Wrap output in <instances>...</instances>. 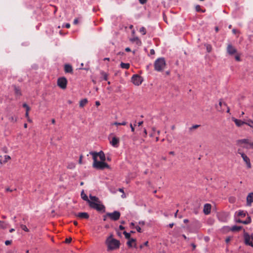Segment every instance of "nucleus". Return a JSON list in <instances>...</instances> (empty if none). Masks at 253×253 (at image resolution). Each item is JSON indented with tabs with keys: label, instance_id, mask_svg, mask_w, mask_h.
Instances as JSON below:
<instances>
[{
	"label": "nucleus",
	"instance_id": "obj_1",
	"mask_svg": "<svg viewBox=\"0 0 253 253\" xmlns=\"http://www.w3.org/2000/svg\"><path fill=\"white\" fill-rule=\"evenodd\" d=\"M81 197L84 200L87 202L91 208L95 209L100 212L105 211V206L101 204V201L97 197L92 196L90 194L89 196L90 199H88L87 195L84 193V191H82L81 193Z\"/></svg>",
	"mask_w": 253,
	"mask_h": 253
},
{
	"label": "nucleus",
	"instance_id": "obj_2",
	"mask_svg": "<svg viewBox=\"0 0 253 253\" xmlns=\"http://www.w3.org/2000/svg\"><path fill=\"white\" fill-rule=\"evenodd\" d=\"M105 244L107 246L108 251L117 250L119 248L120 245V242L114 238L112 235H110L106 238Z\"/></svg>",
	"mask_w": 253,
	"mask_h": 253
},
{
	"label": "nucleus",
	"instance_id": "obj_3",
	"mask_svg": "<svg viewBox=\"0 0 253 253\" xmlns=\"http://www.w3.org/2000/svg\"><path fill=\"white\" fill-rule=\"evenodd\" d=\"M93 163L92 166L94 168L97 169H103L105 168L109 169V166L104 162V161H98L97 159L95 158L94 157Z\"/></svg>",
	"mask_w": 253,
	"mask_h": 253
},
{
	"label": "nucleus",
	"instance_id": "obj_4",
	"mask_svg": "<svg viewBox=\"0 0 253 253\" xmlns=\"http://www.w3.org/2000/svg\"><path fill=\"white\" fill-rule=\"evenodd\" d=\"M166 62L164 58H159L157 59L154 63L155 70L157 71L160 72L165 67Z\"/></svg>",
	"mask_w": 253,
	"mask_h": 253
},
{
	"label": "nucleus",
	"instance_id": "obj_5",
	"mask_svg": "<svg viewBox=\"0 0 253 253\" xmlns=\"http://www.w3.org/2000/svg\"><path fill=\"white\" fill-rule=\"evenodd\" d=\"M237 153L241 155V157L246 163L247 168L250 169L252 166L249 158L245 153L242 152L240 149H238Z\"/></svg>",
	"mask_w": 253,
	"mask_h": 253
},
{
	"label": "nucleus",
	"instance_id": "obj_6",
	"mask_svg": "<svg viewBox=\"0 0 253 253\" xmlns=\"http://www.w3.org/2000/svg\"><path fill=\"white\" fill-rule=\"evenodd\" d=\"M89 154L92 156V158L94 159V157H95V159H97V157L98 156L102 161H105L106 158L104 152L102 151H100L99 152H90Z\"/></svg>",
	"mask_w": 253,
	"mask_h": 253
},
{
	"label": "nucleus",
	"instance_id": "obj_7",
	"mask_svg": "<svg viewBox=\"0 0 253 253\" xmlns=\"http://www.w3.org/2000/svg\"><path fill=\"white\" fill-rule=\"evenodd\" d=\"M106 215L110 217V219L115 221L120 218L121 213L119 211H116L113 212H108Z\"/></svg>",
	"mask_w": 253,
	"mask_h": 253
},
{
	"label": "nucleus",
	"instance_id": "obj_8",
	"mask_svg": "<svg viewBox=\"0 0 253 253\" xmlns=\"http://www.w3.org/2000/svg\"><path fill=\"white\" fill-rule=\"evenodd\" d=\"M67 81L64 77L59 78L57 80V85L62 89H65L67 87Z\"/></svg>",
	"mask_w": 253,
	"mask_h": 253
},
{
	"label": "nucleus",
	"instance_id": "obj_9",
	"mask_svg": "<svg viewBox=\"0 0 253 253\" xmlns=\"http://www.w3.org/2000/svg\"><path fill=\"white\" fill-rule=\"evenodd\" d=\"M131 81L135 85H139L141 84L143 80L140 76L138 75H134L131 78Z\"/></svg>",
	"mask_w": 253,
	"mask_h": 253
},
{
	"label": "nucleus",
	"instance_id": "obj_10",
	"mask_svg": "<svg viewBox=\"0 0 253 253\" xmlns=\"http://www.w3.org/2000/svg\"><path fill=\"white\" fill-rule=\"evenodd\" d=\"M245 242L246 245L253 247V236L250 235L247 233L244 234Z\"/></svg>",
	"mask_w": 253,
	"mask_h": 253
},
{
	"label": "nucleus",
	"instance_id": "obj_11",
	"mask_svg": "<svg viewBox=\"0 0 253 253\" xmlns=\"http://www.w3.org/2000/svg\"><path fill=\"white\" fill-rule=\"evenodd\" d=\"M227 52L230 55H234L237 52V49L231 44H228L227 47Z\"/></svg>",
	"mask_w": 253,
	"mask_h": 253
},
{
	"label": "nucleus",
	"instance_id": "obj_12",
	"mask_svg": "<svg viewBox=\"0 0 253 253\" xmlns=\"http://www.w3.org/2000/svg\"><path fill=\"white\" fill-rule=\"evenodd\" d=\"M211 206L210 204H206L204 206L203 212L206 214H209L211 213Z\"/></svg>",
	"mask_w": 253,
	"mask_h": 253
},
{
	"label": "nucleus",
	"instance_id": "obj_13",
	"mask_svg": "<svg viewBox=\"0 0 253 253\" xmlns=\"http://www.w3.org/2000/svg\"><path fill=\"white\" fill-rule=\"evenodd\" d=\"M247 205L251 206L253 202V192L250 193L247 196Z\"/></svg>",
	"mask_w": 253,
	"mask_h": 253
},
{
	"label": "nucleus",
	"instance_id": "obj_14",
	"mask_svg": "<svg viewBox=\"0 0 253 253\" xmlns=\"http://www.w3.org/2000/svg\"><path fill=\"white\" fill-rule=\"evenodd\" d=\"M236 215L239 218L237 221H242L240 219L241 218L245 217L246 215V212L243 211H239L236 212Z\"/></svg>",
	"mask_w": 253,
	"mask_h": 253
},
{
	"label": "nucleus",
	"instance_id": "obj_15",
	"mask_svg": "<svg viewBox=\"0 0 253 253\" xmlns=\"http://www.w3.org/2000/svg\"><path fill=\"white\" fill-rule=\"evenodd\" d=\"M110 143L113 147H118L119 143V139L116 137H114L110 141Z\"/></svg>",
	"mask_w": 253,
	"mask_h": 253
},
{
	"label": "nucleus",
	"instance_id": "obj_16",
	"mask_svg": "<svg viewBox=\"0 0 253 253\" xmlns=\"http://www.w3.org/2000/svg\"><path fill=\"white\" fill-rule=\"evenodd\" d=\"M77 217L80 219H86L89 217V215L86 212H79L77 215Z\"/></svg>",
	"mask_w": 253,
	"mask_h": 253
},
{
	"label": "nucleus",
	"instance_id": "obj_17",
	"mask_svg": "<svg viewBox=\"0 0 253 253\" xmlns=\"http://www.w3.org/2000/svg\"><path fill=\"white\" fill-rule=\"evenodd\" d=\"M232 120L235 123L236 125L238 126H241L244 124H245V122H243L240 120H238L234 118H233Z\"/></svg>",
	"mask_w": 253,
	"mask_h": 253
},
{
	"label": "nucleus",
	"instance_id": "obj_18",
	"mask_svg": "<svg viewBox=\"0 0 253 253\" xmlns=\"http://www.w3.org/2000/svg\"><path fill=\"white\" fill-rule=\"evenodd\" d=\"M127 245L130 247H136V240L133 238H130L127 242Z\"/></svg>",
	"mask_w": 253,
	"mask_h": 253
},
{
	"label": "nucleus",
	"instance_id": "obj_19",
	"mask_svg": "<svg viewBox=\"0 0 253 253\" xmlns=\"http://www.w3.org/2000/svg\"><path fill=\"white\" fill-rule=\"evenodd\" d=\"M130 41L133 42H135L138 45H140L141 44V42L138 37H134L131 39Z\"/></svg>",
	"mask_w": 253,
	"mask_h": 253
},
{
	"label": "nucleus",
	"instance_id": "obj_20",
	"mask_svg": "<svg viewBox=\"0 0 253 253\" xmlns=\"http://www.w3.org/2000/svg\"><path fill=\"white\" fill-rule=\"evenodd\" d=\"M250 142V140L248 139H243L239 140L238 141L239 144H246V145H247L246 146H249Z\"/></svg>",
	"mask_w": 253,
	"mask_h": 253
},
{
	"label": "nucleus",
	"instance_id": "obj_21",
	"mask_svg": "<svg viewBox=\"0 0 253 253\" xmlns=\"http://www.w3.org/2000/svg\"><path fill=\"white\" fill-rule=\"evenodd\" d=\"M64 70L66 73H72L73 71L72 67L69 64H66L65 65Z\"/></svg>",
	"mask_w": 253,
	"mask_h": 253
},
{
	"label": "nucleus",
	"instance_id": "obj_22",
	"mask_svg": "<svg viewBox=\"0 0 253 253\" xmlns=\"http://www.w3.org/2000/svg\"><path fill=\"white\" fill-rule=\"evenodd\" d=\"M87 103V100L86 98L82 99L80 102V107H84Z\"/></svg>",
	"mask_w": 253,
	"mask_h": 253
},
{
	"label": "nucleus",
	"instance_id": "obj_23",
	"mask_svg": "<svg viewBox=\"0 0 253 253\" xmlns=\"http://www.w3.org/2000/svg\"><path fill=\"white\" fill-rule=\"evenodd\" d=\"M137 222H131V228H133V227H135L136 228V230L139 232H141V228L140 227L137 226L136 223Z\"/></svg>",
	"mask_w": 253,
	"mask_h": 253
},
{
	"label": "nucleus",
	"instance_id": "obj_24",
	"mask_svg": "<svg viewBox=\"0 0 253 253\" xmlns=\"http://www.w3.org/2000/svg\"><path fill=\"white\" fill-rule=\"evenodd\" d=\"M242 229V227L240 226L235 225L231 227V230L235 232V231H238Z\"/></svg>",
	"mask_w": 253,
	"mask_h": 253
},
{
	"label": "nucleus",
	"instance_id": "obj_25",
	"mask_svg": "<svg viewBox=\"0 0 253 253\" xmlns=\"http://www.w3.org/2000/svg\"><path fill=\"white\" fill-rule=\"evenodd\" d=\"M245 124L250 126L253 129V121L252 120H248L245 122Z\"/></svg>",
	"mask_w": 253,
	"mask_h": 253
},
{
	"label": "nucleus",
	"instance_id": "obj_26",
	"mask_svg": "<svg viewBox=\"0 0 253 253\" xmlns=\"http://www.w3.org/2000/svg\"><path fill=\"white\" fill-rule=\"evenodd\" d=\"M120 66L123 69H127L129 68L130 65L129 63H125L122 62L120 64Z\"/></svg>",
	"mask_w": 253,
	"mask_h": 253
},
{
	"label": "nucleus",
	"instance_id": "obj_27",
	"mask_svg": "<svg viewBox=\"0 0 253 253\" xmlns=\"http://www.w3.org/2000/svg\"><path fill=\"white\" fill-rule=\"evenodd\" d=\"M101 76L103 77V80L105 81H107L108 79V75L106 73L104 72V71H101L100 73Z\"/></svg>",
	"mask_w": 253,
	"mask_h": 253
},
{
	"label": "nucleus",
	"instance_id": "obj_28",
	"mask_svg": "<svg viewBox=\"0 0 253 253\" xmlns=\"http://www.w3.org/2000/svg\"><path fill=\"white\" fill-rule=\"evenodd\" d=\"M206 46L207 50L208 52H210L212 50V46L211 44H207L205 45Z\"/></svg>",
	"mask_w": 253,
	"mask_h": 253
},
{
	"label": "nucleus",
	"instance_id": "obj_29",
	"mask_svg": "<svg viewBox=\"0 0 253 253\" xmlns=\"http://www.w3.org/2000/svg\"><path fill=\"white\" fill-rule=\"evenodd\" d=\"M10 159H11V158L9 156L5 155L4 156V160L2 161L3 164L6 163Z\"/></svg>",
	"mask_w": 253,
	"mask_h": 253
},
{
	"label": "nucleus",
	"instance_id": "obj_30",
	"mask_svg": "<svg viewBox=\"0 0 253 253\" xmlns=\"http://www.w3.org/2000/svg\"><path fill=\"white\" fill-rule=\"evenodd\" d=\"M139 31L142 33L143 35H144L146 33V29L144 27H142L140 28Z\"/></svg>",
	"mask_w": 253,
	"mask_h": 253
},
{
	"label": "nucleus",
	"instance_id": "obj_31",
	"mask_svg": "<svg viewBox=\"0 0 253 253\" xmlns=\"http://www.w3.org/2000/svg\"><path fill=\"white\" fill-rule=\"evenodd\" d=\"M9 120L11 122H16L17 121V119L15 118L14 116H11L9 118Z\"/></svg>",
	"mask_w": 253,
	"mask_h": 253
},
{
	"label": "nucleus",
	"instance_id": "obj_32",
	"mask_svg": "<svg viewBox=\"0 0 253 253\" xmlns=\"http://www.w3.org/2000/svg\"><path fill=\"white\" fill-rule=\"evenodd\" d=\"M234 55H235V58L236 60H237L238 61H240V55L237 52V53L236 54H235Z\"/></svg>",
	"mask_w": 253,
	"mask_h": 253
},
{
	"label": "nucleus",
	"instance_id": "obj_33",
	"mask_svg": "<svg viewBox=\"0 0 253 253\" xmlns=\"http://www.w3.org/2000/svg\"><path fill=\"white\" fill-rule=\"evenodd\" d=\"M21 228H22L23 230H24V231H26V232H28V231H29V230H28V228H27V226H26V225H23V224H22V225H21Z\"/></svg>",
	"mask_w": 253,
	"mask_h": 253
},
{
	"label": "nucleus",
	"instance_id": "obj_34",
	"mask_svg": "<svg viewBox=\"0 0 253 253\" xmlns=\"http://www.w3.org/2000/svg\"><path fill=\"white\" fill-rule=\"evenodd\" d=\"M195 8L197 11H202L203 12H204L205 11V10H201L200 6L199 5H196Z\"/></svg>",
	"mask_w": 253,
	"mask_h": 253
},
{
	"label": "nucleus",
	"instance_id": "obj_35",
	"mask_svg": "<svg viewBox=\"0 0 253 253\" xmlns=\"http://www.w3.org/2000/svg\"><path fill=\"white\" fill-rule=\"evenodd\" d=\"M245 147L248 149L253 148V141L252 142H250L249 146H245Z\"/></svg>",
	"mask_w": 253,
	"mask_h": 253
},
{
	"label": "nucleus",
	"instance_id": "obj_36",
	"mask_svg": "<svg viewBox=\"0 0 253 253\" xmlns=\"http://www.w3.org/2000/svg\"><path fill=\"white\" fill-rule=\"evenodd\" d=\"M124 234L125 236V237L128 239H130V233H127L126 231L124 232Z\"/></svg>",
	"mask_w": 253,
	"mask_h": 253
},
{
	"label": "nucleus",
	"instance_id": "obj_37",
	"mask_svg": "<svg viewBox=\"0 0 253 253\" xmlns=\"http://www.w3.org/2000/svg\"><path fill=\"white\" fill-rule=\"evenodd\" d=\"M15 93L18 95H20L21 94L20 93V90L19 88H17V87H15Z\"/></svg>",
	"mask_w": 253,
	"mask_h": 253
},
{
	"label": "nucleus",
	"instance_id": "obj_38",
	"mask_svg": "<svg viewBox=\"0 0 253 253\" xmlns=\"http://www.w3.org/2000/svg\"><path fill=\"white\" fill-rule=\"evenodd\" d=\"M23 107H24V108H26V111H30V107H29L28 106V105L27 104H26V103H24V104H23Z\"/></svg>",
	"mask_w": 253,
	"mask_h": 253
},
{
	"label": "nucleus",
	"instance_id": "obj_39",
	"mask_svg": "<svg viewBox=\"0 0 253 253\" xmlns=\"http://www.w3.org/2000/svg\"><path fill=\"white\" fill-rule=\"evenodd\" d=\"M199 126H200L199 125H195L193 126H192L190 129L191 130H192V129H196V128H197L198 127H199Z\"/></svg>",
	"mask_w": 253,
	"mask_h": 253
},
{
	"label": "nucleus",
	"instance_id": "obj_40",
	"mask_svg": "<svg viewBox=\"0 0 253 253\" xmlns=\"http://www.w3.org/2000/svg\"><path fill=\"white\" fill-rule=\"evenodd\" d=\"M62 27L66 28H69L70 27V24L69 23H66L65 24L63 25Z\"/></svg>",
	"mask_w": 253,
	"mask_h": 253
},
{
	"label": "nucleus",
	"instance_id": "obj_41",
	"mask_svg": "<svg viewBox=\"0 0 253 253\" xmlns=\"http://www.w3.org/2000/svg\"><path fill=\"white\" fill-rule=\"evenodd\" d=\"M148 245V241H146L144 243V244L142 245H140V249H142L143 247V246H147Z\"/></svg>",
	"mask_w": 253,
	"mask_h": 253
},
{
	"label": "nucleus",
	"instance_id": "obj_42",
	"mask_svg": "<svg viewBox=\"0 0 253 253\" xmlns=\"http://www.w3.org/2000/svg\"><path fill=\"white\" fill-rule=\"evenodd\" d=\"M12 241L11 240H6L5 242V244L6 245V246H8V245H9L11 244Z\"/></svg>",
	"mask_w": 253,
	"mask_h": 253
},
{
	"label": "nucleus",
	"instance_id": "obj_43",
	"mask_svg": "<svg viewBox=\"0 0 253 253\" xmlns=\"http://www.w3.org/2000/svg\"><path fill=\"white\" fill-rule=\"evenodd\" d=\"M75 166L74 164H71V165H68V168L71 169L75 168Z\"/></svg>",
	"mask_w": 253,
	"mask_h": 253
},
{
	"label": "nucleus",
	"instance_id": "obj_44",
	"mask_svg": "<svg viewBox=\"0 0 253 253\" xmlns=\"http://www.w3.org/2000/svg\"><path fill=\"white\" fill-rule=\"evenodd\" d=\"M72 241V238H67L65 240V242L66 243H69L71 242Z\"/></svg>",
	"mask_w": 253,
	"mask_h": 253
},
{
	"label": "nucleus",
	"instance_id": "obj_45",
	"mask_svg": "<svg viewBox=\"0 0 253 253\" xmlns=\"http://www.w3.org/2000/svg\"><path fill=\"white\" fill-rule=\"evenodd\" d=\"M141 4H144L147 2V0H138Z\"/></svg>",
	"mask_w": 253,
	"mask_h": 253
},
{
	"label": "nucleus",
	"instance_id": "obj_46",
	"mask_svg": "<svg viewBox=\"0 0 253 253\" xmlns=\"http://www.w3.org/2000/svg\"><path fill=\"white\" fill-rule=\"evenodd\" d=\"M223 105L226 106V104L225 103H223L221 101H220L219 102V105L220 106V107H221Z\"/></svg>",
	"mask_w": 253,
	"mask_h": 253
},
{
	"label": "nucleus",
	"instance_id": "obj_47",
	"mask_svg": "<svg viewBox=\"0 0 253 253\" xmlns=\"http://www.w3.org/2000/svg\"><path fill=\"white\" fill-rule=\"evenodd\" d=\"M130 127L131 128V131L134 132V127L131 124H130Z\"/></svg>",
	"mask_w": 253,
	"mask_h": 253
},
{
	"label": "nucleus",
	"instance_id": "obj_48",
	"mask_svg": "<svg viewBox=\"0 0 253 253\" xmlns=\"http://www.w3.org/2000/svg\"><path fill=\"white\" fill-rule=\"evenodd\" d=\"M82 158H83V155H81L80 156V159H79V163L80 164H81L82 163Z\"/></svg>",
	"mask_w": 253,
	"mask_h": 253
},
{
	"label": "nucleus",
	"instance_id": "obj_49",
	"mask_svg": "<svg viewBox=\"0 0 253 253\" xmlns=\"http://www.w3.org/2000/svg\"><path fill=\"white\" fill-rule=\"evenodd\" d=\"M120 125L125 126L127 124V123L126 121H123L120 123Z\"/></svg>",
	"mask_w": 253,
	"mask_h": 253
},
{
	"label": "nucleus",
	"instance_id": "obj_50",
	"mask_svg": "<svg viewBox=\"0 0 253 253\" xmlns=\"http://www.w3.org/2000/svg\"><path fill=\"white\" fill-rule=\"evenodd\" d=\"M251 220V217L249 215H247V219L245 221H250Z\"/></svg>",
	"mask_w": 253,
	"mask_h": 253
},
{
	"label": "nucleus",
	"instance_id": "obj_51",
	"mask_svg": "<svg viewBox=\"0 0 253 253\" xmlns=\"http://www.w3.org/2000/svg\"><path fill=\"white\" fill-rule=\"evenodd\" d=\"M150 53L151 55H154L155 54V50L153 49H151Z\"/></svg>",
	"mask_w": 253,
	"mask_h": 253
},
{
	"label": "nucleus",
	"instance_id": "obj_52",
	"mask_svg": "<svg viewBox=\"0 0 253 253\" xmlns=\"http://www.w3.org/2000/svg\"><path fill=\"white\" fill-rule=\"evenodd\" d=\"M230 240H231L230 237H228L226 239L225 241L226 243H228L230 241Z\"/></svg>",
	"mask_w": 253,
	"mask_h": 253
},
{
	"label": "nucleus",
	"instance_id": "obj_53",
	"mask_svg": "<svg viewBox=\"0 0 253 253\" xmlns=\"http://www.w3.org/2000/svg\"><path fill=\"white\" fill-rule=\"evenodd\" d=\"M120 123H118V122H114L112 124L113 125H115V126H118V125H120Z\"/></svg>",
	"mask_w": 253,
	"mask_h": 253
},
{
	"label": "nucleus",
	"instance_id": "obj_54",
	"mask_svg": "<svg viewBox=\"0 0 253 253\" xmlns=\"http://www.w3.org/2000/svg\"><path fill=\"white\" fill-rule=\"evenodd\" d=\"M125 50H126V52H129V51H131V49H130V48L129 47H126V48H125Z\"/></svg>",
	"mask_w": 253,
	"mask_h": 253
},
{
	"label": "nucleus",
	"instance_id": "obj_55",
	"mask_svg": "<svg viewBox=\"0 0 253 253\" xmlns=\"http://www.w3.org/2000/svg\"><path fill=\"white\" fill-rule=\"evenodd\" d=\"M95 105H96V106H99V105H100V102H99V101H96L95 102Z\"/></svg>",
	"mask_w": 253,
	"mask_h": 253
},
{
	"label": "nucleus",
	"instance_id": "obj_56",
	"mask_svg": "<svg viewBox=\"0 0 253 253\" xmlns=\"http://www.w3.org/2000/svg\"><path fill=\"white\" fill-rule=\"evenodd\" d=\"M144 137H146L147 134V130L146 129H144Z\"/></svg>",
	"mask_w": 253,
	"mask_h": 253
},
{
	"label": "nucleus",
	"instance_id": "obj_57",
	"mask_svg": "<svg viewBox=\"0 0 253 253\" xmlns=\"http://www.w3.org/2000/svg\"><path fill=\"white\" fill-rule=\"evenodd\" d=\"M74 24H77L78 23V20L77 19H75L74 20Z\"/></svg>",
	"mask_w": 253,
	"mask_h": 253
},
{
	"label": "nucleus",
	"instance_id": "obj_58",
	"mask_svg": "<svg viewBox=\"0 0 253 253\" xmlns=\"http://www.w3.org/2000/svg\"><path fill=\"white\" fill-rule=\"evenodd\" d=\"M25 116L27 118H29V111H26Z\"/></svg>",
	"mask_w": 253,
	"mask_h": 253
},
{
	"label": "nucleus",
	"instance_id": "obj_59",
	"mask_svg": "<svg viewBox=\"0 0 253 253\" xmlns=\"http://www.w3.org/2000/svg\"><path fill=\"white\" fill-rule=\"evenodd\" d=\"M119 191H120V192H122L123 193H124V190L122 188H119Z\"/></svg>",
	"mask_w": 253,
	"mask_h": 253
},
{
	"label": "nucleus",
	"instance_id": "obj_60",
	"mask_svg": "<svg viewBox=\"0 0 253 253\" xmlns=\"http://www.w3.org/2000/svg\"><path fill=\"white\" fill-rule=\"evenodd\" d=\"M143 121H141V122H138V126H141L143 124Z\"/></svg>",
	"mask_w": 253,
	"mask_h": 253
},
{
	"label": "nucleus",
	"instance_id": "obj_61",
	"mask_svg": "<svg viewBox=\"0 0 253 253\" xmlns=\"http://www.w3.org/2000/svg\"><path fill=\"white\" fill-rule=\"evenodd\" d=\"M51 123H52V124H54L55 123V119H52L51 120Z\"/></svg>",
	"mask_w": 253,
	"mask_h": 253
},
{
	"label": "nucleus",
	"instance_id": "obj_62",
	"mask_svg": "<svg viewBox=\"0 0 253 253\" xmlns=\"http://www.w3.org/2000/svg\"><path fill=\"white\" fill-rule=\"evenodd\" d=\"M173 223H170V224H169V227L170 228H172L173 227Z\"/></svg>",
	"mask_w": 253,
	"mask_h": 253
},
{
	"label": "nucleus",
	"instance_id": "obj_63",
	"mask_svg": "<svg viewBox=\"0 0 253 253\" xmlns=\"http://www.w3.org/2000/svg\"><path fill=\"white\" fill-rule=\"evenodd\" d=\"M232 32H233V33L234 34H236V32H237V31H236V29H233V30H232Z\"/></svg>",
	"mask_w": 253,
	"mask_h": 253
},
{
	"label": "nucleus",
	"instance_id": "obj_64",
	"mask_svg": "<svg viewBox=\"0 0 253 253\" xmlns=\"http://www.w3.org/2000/svg\"><path fill=\"white\" fill-rule=\"evenodd\" d=\"M119 228L121 230H123L124 229V227L122 225H120Z\"/></svg>",
	"mask_w": 253,
	"mask_h": 253
}]
</instances>
